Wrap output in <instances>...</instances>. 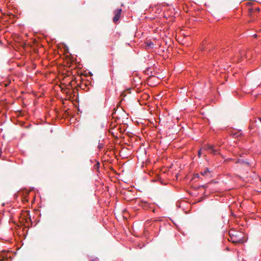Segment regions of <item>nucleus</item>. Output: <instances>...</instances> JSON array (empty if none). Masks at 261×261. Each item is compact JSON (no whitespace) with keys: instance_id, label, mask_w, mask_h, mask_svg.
I'll return each mask as SVG.
<instances>
[{"instance_id":"f257e3e1","label":"nucleus","mask_w":261,"mask_h":261,"mask_svg":"<svg viewBox=\"0 0 261 261\" xmlns=\"http://www.w3.org/2000/svg\"><path fill=\"white\" fill-rule=\"evenodd\" d=\"M204 149L214 155L219 154V149L213 145L208 144L204 147Z\"/></svg>"},{"instance_id":"f03ea898","label":"nucleus","mask_w":261,"mask_h":261,"mask_svg":"<svg viewBox=\"0 0 261 261\" xmlns=\"http://www.w3.org/2000/svg\"><path fill=\"white\" fill-rule=\"evenodd\" d=\"M121 9H117L114 12L115 16L113 17V21L116 23L120 18V14L121 13Z\"/></svg>"},{"instance_id":"7ed1b4c3","label":"nucleus","mask_w":261,"mask_h":261,"mask_svg":"<svg viewBox=\"0 0 261 261\" xmlns=\"http://www.w3.org/2000/svg\"><path fill=\"white\" fill-rule=\"evenodd\" d=\"M200 174L207 178H211L212 177L211 172L208 168H205L203 171L200 172Z\"/></svg>"},{"instance_id":"20e7f679","label":"nucleus","mask_w":261,"mask_h":261,"mask_svg":"<svg viewBox=\"0 0 261 261\" xmlns=\"http://www.w3.org/2000/svg\"><path fill=\"white\" fill-rule=\"evenodd\" d=\"M201 149L200 150H199L198 151V156L199 157H200L201 156Z\"/></svg>"},{"instance_id":"39448f33","label":"nucleus","mask_w":261,"mask_h":261,"mask_svg":"<svg viewBox=\"0 0 261 261\" xmlns=\"http://www.w3.org/2000/svg\"><path fill=\"white\" fill-rule=\"evenodd\" d=\"M258 121L261 123V118H258Z\"/></svg>"},{"instance_id":"423d86ee","label":"nucleus","mask_w":261,"mask_h":261,"mask_svg":"<svg viewBox=\"0 0 261 261\" xmlns=\"http://www.w3.org/2000/svg\"><path fill=\"white\" fill-rule=\"evenodd\" d=\"M151 45H153V43H149V44H148V45H149V46H150Z\"/></svg>"},{"instance_id":"0eeeda50","label":"nucleus","mask_w":261,"mask_h":261,"mask_svg":"<svg viewBox=\"0 0 261 261\" xmlns=\"http://www.w3.org/2000/svg\"><path fill=\"white\" fill-rule=\"evenodd\" d=\"M196 176H197V177H199V175H198V174H197V175H196Z\"/></svg>"}]
</instances>
